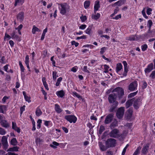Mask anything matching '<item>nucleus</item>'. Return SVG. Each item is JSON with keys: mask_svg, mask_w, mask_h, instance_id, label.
I'll use <instances>...</instances> for the list:
<instances>
[{"mask_svg": "<svg viewBox=\"0 0 155 155\" xmlns=\"http://www.w3.org/2000/svg\"><path fill=\"white\" fill-rule=\"evenodd\" d=\"M97 134L98 139L107 138V130L106 127L103 124L98 125L97 127Z\"/></svg>", "mask_w": 155, "mask_h": 155, "instance_id": "f257e3e1", "label": "nucleus"}, {"mask_svg": "<svg viewBox=\"0 0 155 155\" xmlns=\"http://www.w3.org/2000/svg\"><path fill=\"white\" fill-rule=\"evenodd\" d=\"M58 8L60 10V13L62 15H65L67 11H69L70 6L66 3L58 4Z\"/></svg>", "mask_w": 155, "mask_h": 155, "instance_id": "f03ea898", "label": "nucleus"}, {"mask_svg": "<svg viewBox=\"0 0 155 155\" xmlns=\"http://www.w3.org/2000/svg\"><path fill=\"white\" fill-rule=\"evenodd\" d=\"M100 141L98 142V145L101 151H105L107 150V138L104 139H98Z\"/></svg>", "mask_w": 155, "mask_h": 155, "instance_id": "7ed1b4c3", "label": "nucleus"}, {"mask_svg": "<svg viewBox=\"0 0 155 155\" xmlns=\"http://www.w3.org/2000/svg\"><path fill=\"white\" fill-rule=\"evenodd\" d=\"M64 118L70 123H75L77 120V117L74 115H66L65 116Z\"/></svg>", "mask_w": 155, "mask_h": 155, "instance_id": "20e7f679", "label": "nucleus"}, {"mask_svg": "<svg viewBox=\"0 0 155 155\" xmlns=\"http://www.w3.org/2000/svg\"><path fill=\"white\" fill-rule=\"evenodd\" d=\"M109 135L111 137L117 138L120 136L119 130L117 129H114L109 133Z\"/></svg>", "mask_w": 155, "mask_h": 155, "instance_id": "39448f33", "label": "nucleus"}, {"mask_svg": "<svg viewBox=\"0 0 155 155\" xmlns=\"http://www.w3.org/2000/svg\"><path fill=\"white\" fill-rule=\"evenodd\" d=\"M124 107H121L119 108L116 112V116L117 118L121 119L123 117L124 114Z\"/></svg>", "mask_w": 155, "mask_h": 155, "instance_id": "423d86ee", "label": "nucleus"}, {"mask_svg": "<svg viewBox=\"0 0 155 155\" xmlns=\"http://www.w3.org/2000/svg\"><path fill=\"white\" fill-rule=\"evenodd\" d=\"M133 102L134 103V107L136 109L139 108L142 104L141 100L140 98L133 99Z\"/></svg>", "mask_w": 155, "mask_h": 155, "instance_id": "0eeeda50", "label": "nucleus"}, {"mask_svg": "<svg viewBox=\"0 0 155 155\" xmlns=\"http://www.w3.org/2000/svg\"><path fill=\"white\" fill-rule=\"evenodd\" d=\"M113 91L117 93V96L119 99L122 98V96L124 95L123 89L119 87H118L114 89Z\"/></svg>", "mask_w": 155, "mask_h": 155, "instance_id": "6e6552de", "label": "nucleus"}, {"mask_svg": "<svg viewBox=\"0 0 155 155\" xmlns=\"http://www.w3.org/2000/svg\"><path fill=\"white\" fill-rule=\"evenodd\" d=\"M116 140L114 139L110 138L107 140V148L112 147L115 146Z\"/></svg>", "mask_w": 155, "mask_h": 155, "instance_id": "1a4fd4ad", "label": "nucleus"}, {"mask_svg": "<svg viewBox=\"0 0 155 155\" xmlns=\"http://www.w3.org/2000/svg\"><path fill=\"white\" fill-rule=\"evenodd\" d=\"M137 82L136 81H134L130 84L129 86V89L130 91H134L137 89Z\"/></svg>", "mask_w": 155, "mask_h": 155, "instance_id": "9d476101", "label": "nucleus"}, {"mask_svg": "<svg viewBox=\"0 0 155 155\" xmlns=\"http://www.w3.org/2000/svg\"><path fill=\"white\" fill-rule=\"evenodd\" d=\"M107 124V115H105L101 117L100 119V121L99 122L98 125L103 124L106 125Z\"/></svg>", "mask_w": 155, "mask_h": 155, "instance_id": "9b49d317", "label": "nucleus"}, {"mask_svg": "<svg viewBox=\"0 0 155 155\" xmlns=\"http://www.w3.org/2000/svg\"><path fill=\"white\" fill-rule=\"evenodd\" d=\"M117 95L114 93L110 94L108 97L109 101L110 103L115 102Z\"/></svg>", "mask_w": 155, "mask_h": 155, "instance_id": "f8f14e48", "label": "nucleus"}, {"mask_svg": "<svg viewBox=\"0 0 155 155\" xmlns=\"http://www.w3.org/2000/svg\"><path fill=\"white\" fill-rule=\"evenodd\" d=\"M25 16L24 13L21 12H20L17 15V19L18 20H19L21 21H23Z\"/></svg>", "mask_w": 155, "mask_h": 155, "instance_id": "ddd939ff", "label": "nucleus"}, {"mask_svg": "<svg viewBox=\"0 0 155 155\" xmlns=\"http://www.w3.org/2000/svg\"><path fill=\"white\" fill-rule=\"evenodd\" d=\"M93 27V25L89 26L87 28L85 31V33L90 36H91L92 33V28Z\"/></svg>", "mask_w": 155, "mask_h": 155, "instance_id": "4468645a", "label": "nucleus"}, {"mask_svg": "<svg viewBox=\"0 0 155 155\" xmlns=\"http://www.w3.org/2000/svg\"><path fill=\"white\" fill-rule=\"evenodd\" d=\"M153 69V64L152 63H151L147 66V67L145 68L144 71L145 73H148L150 72Z\"/></svg>", "mask_w": 155, "mask_h": 155, "instance_id": "2eb2a0df", "label": "nucleus"}, {"mask_svg": "<svg viewBox=\"0 0 155 155\" xmlns=\"http://www.w3.org/2000/svg\"><path fill=\"white\" fill-rule=\"evenodd\" d=\"M100 7L99 1L98 0L96 1L94 6V12L95 13H96V12L98 10Z\"/></svg>", "mask_w": 155, "mask_h": 155, "instance_id": "dca6fc26", "label": "nucleus"}, {"mask_svg": "<svg viewBox=\"0 0 155 155\" xmlns=\"http://www.w3.org/2000/svg\"><path fill=\"white\" fill-rule=\"evenodd\" d=\"M123 63L124 67V71L123 73V75L124 76H126L127 75V74L128 71V68L127 67V64L126 61H124L123 62Z\"/></svg>", "mask_w": 155, "mask_h": 155, "instance_id": "f3484780", "label": "nucleus"}, {"mask_svg": "<svg viewBox=\"0 0 155 155\" xmlns=\"http://www.w3.org/2000/svg\"><path fill=\"white\" fill-rule=\"evenodd\" d=\"M149 148V144H147L146 145H144L142 148L141 152L144 154H146L148 151Z\"/></svg>", "mask_w": 155, "mask_h": 155, "instance_id": "a211bd4d", "label": "nucleus"}, {"mask_svg": "<svg viewBox=\"0 0 155 155\" xmlns=\"http://www.w3.org/2000/svg\"><path fill=\"white\" fill-rule=\"evenodd\" d=\"M56 94L58 97L62 98L65 95V92L63 90L57 91Z\"/></svg>", "mask_w": 155, "mask_h": 155, "instance_id": "6ab92c4d", "label": "nucleus"}, {"mask_svg": "<svg viewBox=\"0 0 155 155\" xmlns=\"http://www.w3.org/2000/svg\"><path fill=\"white\" fill-rule=\"evenodd\" d=\"M35 113L36 115L38 117L42 115V112L40 106H39L36 108Z\"/></svg>", "mask_w": 155, "mask_h": 155, "instance_id": "aec40b11", "label": "nucleus"}, {"mask_svg": "<svg viewBox=\"0 0 155 155\" xmlns=\"http://www.w3.org/2000/svg\"><path fill=\"white\" fill-rule=\"evenodd\" d=\"M0 123L2 126L6 128L9 127V125L6 120H2L1 121Z\"/></svg>", "mask_w": 155, "mask_h": 155, "instance_id": "412c9836", "label": "nucleus"}, {"mask_svg": "<svg viewBox=\"0 0 155 155\" xmlns=\"http://www.w3.org/2000/svg\"><path fill=\"white\" fill-rule=\"evenodd\" d=\"M54 110L58 114L61 113L62 111V109L61 108L60 106L58 104H56L54 105Z\"/></svg>", "mask_w": 155, "mask_h": 155, "instance_id": "4be33fe9", "label": "nucleus"}, {"mask_svg": "<svg viewBox=\"0 0 155 155\" xmlns=\"http://www.w3.org/2000/svg\"><path fill=\"white\" fill-rule=\"evenodd\" d=\"M118 104V103L117 102H115L114 104L111 106L110 109L109 110V111L110 112H113L115 110V108H116Z\"/></svg>", "mask_w": 155, "mask_h": 155, "instance_id": "5701e85b", "label": "nucleus"}, {"mask_svg": "<svg viewBox=\"0 0 155 155\" xmlns=\"http://www.w3.org/2000/svg\"><path fill=\"white\" fill-rule=\"evenodd\" d=\"M22 93L24 95L25 101H27L28 103L31 102V97L30 96H28L26 95V93L25 91H23Z\"/></svg>", "mask_w": 155, "mask_h": 155, "instance_id": "b1692460", "label": "nucleus"}, {"mask_svg": "<svg viewBox=\"0 0 155 155\" xmlns=\"http://www.w3.org/2000/svg\"><path fill=\"white\" fill-rule=\"evenodd\" d=\"M126 0H120L115 3L114 5H116L120 6L124 4L126 2Z\"/></svg>", "mask_w": 155, "mask_h": 155, "instance_id": "393cba45", "label": "nucleus"}, {"mask_svg": "<svg viewBox=\"0 0 155 155\" xmlns=\"http://www.w3.org/2000/svg\"><path fill=\"white\" fill-rule=\"evenodd\" d=\"M40 30L35 25L33 26L32 30V32L33 34H35L36 32H40Z\"/></svg>", "mask_w": 155, "mask_h": 155, "instance_id": "a878e982", "label": "nucleus"}, {"mask_svg": "<svg viewBox=\"0 0 155 155\" xmlns=\"http://www.w3.org/2000/svg\"><path fill=\"white\" fill-rule=\"evenodd\" d=\"M19 147L17 146L13 147L11 148H10L8 149V151H12V152H17L18 151Z\"/></svg>", "mask_w": 155, "mask_h": 155, "instance_id": "bb28decb", "label": "nucleus"}, {"mask_svg": "<svg viewBox=\"0 0 155 155\" xmlns=\"http://www.w3.org/2000/svg\"><path fill=\"white\" fill-rule=\"evenodd\" d=\"M6 106L5 105H0V113L2 114H4V111H6Z\"/></svg>", "mask_w": 155, "mask_h": 155, "instance_id": "cd10ccee", "label": "nucleus"}, {"mask_svg": "<svg viewBox=\"0 0 155 155\" xmlns=\"http://www.w3.org/2000/svg\"><path fill=\"white\" fill-rule=\"evenodd\" d=\"M44 125L48 127H50L52 126V123L51 121H44Z\"/></svg>", "mask_w": 155, "mask_h": 155, "instance_id": "c85d7f7f", "label": "nucleus"}, {"mask_svg": "<svg viewBox=\"0 0 155 155\" xmlns=\"http://www.w3.org/2000/svg\"><path fill=\"white\" fill-rule=\"evenodd\" d=\"M24 2L25 0H15L14 6H16L18 4L22 5L24 3Z\"/></svg>", "mask_w": 155, "mask_h": 155, "instance_id": "c756f323", "label": "nucleus"}, {"mask_svg": "<svg viewBox=\"0 0 155 155\" xmlns=\"http://www.w3.org/2000/svg\"><path fill=\"white\" fill-rule=\"evenodd\" d=\"M133 102V99L129 100L126 103V108H127L130 107L132 104Z\"/></svg>", "mask_w": 155, "mask_h": 155, "instance_id": "7c9ffc66", "label": "nucleus"}, {"mask_svg": "<svg viewBox=\"0 0 155 155\" xmlns=\"http://www.w3.org/2000/svg\"><path fill=\"white\" fill-rule=\"evenodd\" d=\"M113 114H110L107 116V124L111 121L113 119Z\"/></svg>", "mask_w": 155, "mask_h": 155, "instance_id": "2f4dec72", "label": "nucleus"}, {"mask_svg": "<svg viewBox=\"0 0 155 155\" xmlns=\"http://www.w3.org/2000/svg\"><path fill=\"white\" fill-rule=\"evenodd\" d=\"M117 126V122L116 120H114L112 123L110 125V127L111 129H113L115 127Z\"/></svg>", "mask_w": 155, "mask_h": 155, "instance_id": "473e14b6", "label": "nucleus"}, {"mask_svg": "<svg viewBox=\"0 0 155 155\" xmlns=\"http://www.w3.org/2000/svg\"><path fill=\"white\" fill-rule=\"evenodd\" d=\"M122 68V66L121 63H118L117 65L116 66V72L118 73L119 71H120Z\"/></svg>", "mask_w": 155, "mask_h": 155, "instance_id": "72a5a7b5", "label": "nucleus"}, {"mask_svg": "<svg viewBox=\"0 0 155 155\" xmlns=\"http://www.w3.org/2000/svg\"><path fill=\"white\" fill-rule=\"evenodd\" d=\"M90 2L89 1H86L84 2V7L85 9H87L89 7Z\"/></svg>", "mask_w": 155, "mask_h": 155, "instance_id": "f704fd0d", "label": "nucleus"}, {"mask_svg": "<svg viewBox=\"0 0 155 155\" xmlns=\"http://www.w3.org/2000/svg\"><path fill=\"white\" fill-rule=\"evenodd\" d=\"M100 16V14L99 13H97L96 15H92V18L93 19L97 20Z\"/></svg>", "mask_w": 155, "mask_h": 155, "instance_id": "c9c22d12", "label": "nucleus"}, {"mask_svg": "<svg viewBox=\"0 0 155 155\" xmlns=\"http://www.w3.org/2000/svg\"><path fill=\"white\" fill-rule=\"evenodd\" d=\"M52 143L53 144H51L50 146L54 149H55L57 147L56 146L59 145V143L55 141L53 142Z\"/></svg>", "mask_w": 155, "mask_h": 155, "instance_id": "e433bc0d", "label": "nucleus"}, {"mask_svg": "<svg viewBox=\"0 0 155 155\" xmlns=\"http://www.w3.org/2000/svg\"><path fill=\"white\" fill-rule=\"evenodd\" d=\"M19 64L20 68L21 73L22 72H24L25 69L23 64H22L21 62V61H19Z\"/></svg>", "mask_w": 155, "mask_h": 155, "instance_id": "4c0bfd02", "label": "nucleus"}, {"mask_svg": "<svg viewBox=\"0 0 155 155\" xmlns=\"http://www.w3.org/2000/svg\"><path fill=\"white\" fill-rule=\"evenodd\" d=\"M17 143V141L16 138H13L11 141V144L14 146L16 145Z\"/></svg>", "mask_w": 155, "mask_h": 155, "instance_id": "58836bf2", "label": "nucleus"}, {"mask_svg": "<svg viewBox=\"0 0 155 155\" xmlns=\"http://www.w3.org/2000/svg\"><path fill=\"white\" fill-rule=\"evenodd\" d=\"M133 113V110L132 109L129 108L127 111V116L129 117H131Z\"/></svg>", "mask_w": 155, "mask_h": 155, "instance_id": "ea45409f", "label": "nucleus"}, {"mask_svg": "<svg viewBox=\"0 0 155 155\" xmlns=\"http://www.w3.org/2000/svg\"><path fill=\"white\" fill-rule=\"evenodd\" d=\"M72 95L73 96H75L78 99H80L82 98V97L75 91H73L72 92Z\"/></svg>", "mask_w": 155, "mask_h": 155, "instance_id": "a19ab883", "label": "nucleus"}, {"mask_svg": "<svg viewBox=\"0 0 155 155\" xmlns=\"http://www.w3.org/2000/svg\"><path fill=\"white\" fill-rule=\"evenodd\" d=\"M141 148V147H138L136 150L133 155H137L139 153Z\"/></svg>", "mask_w": 155, "mask_h": 155, "instance_id": "79ce46f5", "label": "nucleus"}, {"mask_svg": "<svg viewBox=\"0 0 155 155\" xmlns=\"http://www.w3.org/2000/svg\"><path fill=\"white\" fill-rule=\"evenodd\" d=\"M96 60H91V62H90L88 65L89 66L92 67L94 66H95L96 64H95V63L96 61Z\"/></svg>", "mask_w": 155, "mask_h": 155, "instance_id": "37998d69", "label": "nucleus"}, {"mask_svg": "<svg viewBox=\"0 0 155 155\" xmlns=\"http://www.w3.org/2000/svg\"><path fill=\"white\" fill-rule=\"evenodd\" d=\"M42 123V120L41 119H38L37 121V128L38 129H39L41 127V124Z\"/></svg>", "mask_w": 155, "mask_h": 155, "instance_id": "c03bdc74", "label": "nucleus"}, {"mask_svg": "<svg viewBox=\"0 0 155 155\" xmlns=\"http://www.w3.org/2000/svg\"><path fill=\"white\" fill-rule=\"evenodd\" d=\"M62 77H59L57 80V81L55 85L56 86H58L59 85L61 82L62 80Z\"/></svg>", "mask_w": 155, "mask_h": 155, "instance_id": "a18cd8bd", "label": "nucleus"}, {"mask_svg": "<svg viewBox=\"0 0 155 155\" xmlns=\"http://www.w3.org/2000/svg\"><path fill=\"white\" fill-rule=\"evenodd\" d=\"M2 143H7V138L5 136H3L2 137Z\"/></svg>", "mask_w": 155, "mask_h": 155, "instance_id": "49530a36", "label": "nucleus"}, {"mask_svg": "<svg viewBox=\"0 0 155 155\" xmlns=\"http://www.w3.org/2000/svg\"><path fill=\"white\" fill-rule=\"evenodd\" d=\"M6 131L4 129L0 127V134L4 135L6 134Z\"/></svg>", "mask_w": 155, "mask_h": 155, "instance_id": "de8ad7c7", "label": "nucleus"}, {"mask_svg": "<svg viewBox=\"0 0 155 155\" xmlns=\"http://www.w3.org/2000/svg\"><path fill=\"white\" fill-rule=\"evenodd\" d=\"M43 141L42 139H41L40 138H37L35 139V142L36 143L41 144V143Z\"/></svg>", "mask_w": 155, "mask_h": 155, "instance_id": "09e8293b", "label": "nucleus"}, {"mask_svg": "<svg viewBox=\"0 0 155 155\" xmlns=\"http://www.w3.org/2000/svg\"><path fill=\"white\" fill-rule=\"evenodd\" d=\"M78 69V67L77 66H75L72 68L71 69L72 71L75 73L77 72Z\"/></svg>", "mask_w": 155, "mask_h": 155, "instance_id": "8fccbe9b", "label": "nucleus"}, {"mask_svg": "<svg viewBox=\"0 0 155 155\" xmlns=\"http://www.w3.org/2000/svg\"><path fill=\"white\" fill-rule=\"evenodd\" d=\"M83 47L85 48H89L91 49H92L94 48V46L91 45L86 44L83 45Z\"/></svg>", "mask_w": 155, "mask_h": 155, "instance_id": "3c124183", "label": "nucleus"}, {"mask_svg": "<svg viewBox=\"0 0 155 155\" xmlns=\"http://www.w3.org/2000/svg\"><path fill=\"white\" fill-rule=\"evenodd\" d=\"M90 119L91 120H93L96 121L97 120V117L94 115V114H93L90 117Z\"/></svg>", "mask_w": 155, "mask_h": 155, "instance_id": "603ef678", "label": "nucleus"}, {"mask_svg": "<svg viewBox=\"0 0 155 155\" xmlns=\"http://www.w3.org/2000/svg\"><path fill=\"white\" fill-rule=\"evenodd\" d=\"M57 72L55 71H54L52 72V76H53V79L54 80H55L57 78Z\"/></svg>", "mask_w": 155, "mask_h": 155, "instance_id": "864d4df0", "label": "nucleus"}, {"mask_svg": "<svg viewBox=\"0 0 155 155\" xmlns=\"http://www.w3.org/2000/svg\"><path fill=\"white\" fill-rule=\"evenodd\" d=\"M25 106L24 105L23 106L21 107L20 108V113L21 114H22L23 112L25 110Z\"/></svg>", "mask_w": 155, "mask_h": 155, "instance_id": "5fc2aeb1", "label": "nucleus"}, {"mask_svg": "<svg viewBox=\"0 0 155 155\" xmlns=\"http://www.w3.org/2000/svg\"><path fill=\"white\" fill-rule=\"evenodd\" d=\"M54 56L51 57V60L52 62V64L53 65V66L54 67H55L56 66H55L56 62H55V60H54Z\"/></svg>", "mask_w": 155, "mask_h": 155, "instance_id": "6e6d98bb", "label": "nucleus"}, {"mask_svg": "<svg viewBox=\"0 0 155 155\" xmlns=\"http://www.w3.org/2000/svg\"><path fill=\"white\" fill-rule=\"evenodd\" d=\"M137 91L136 92H133V93H131L130 94L128 95V98H130V97H134V96L137 94Z\"/></svg>", "mask_w": 155, "mask_h": 155, "instance_id": "4d7b16f0", "label": "nucleus"}, {"mask_svg": "<svg viewBox=\"0 0 155 155\" xmlns=\"http://www.w3.org/2000/svg\"><path fill=\"white\" fill-rule=\"evenodd\" d=\"M3 148V149L6 150V149L8 148V143H2Z\"/></svg>", "mask_w": 155, "mask_h": 155, "instance_id": "13d9d810", "label": "nucleus"}, {"mask_svg": "<svg viewBox=\"0 0 155 155\" xmlns=\"http://www.w3.org/2000/svg\"><path fill=\"white\" fill-rule=\"evenodd\" d=\"M153 23L152 21L150 20H149L148 21L147 26H149V29H151V26L152 25Z\"/></svg>", "mask_w": 155, "mask_h": 155, "instance_id": "bf43d9fd", "label": "nucleus"}, {"mask_svg": "<svg viewBox=\"0 0 155 155\" xmlns=\"http://www.w3.org/2000/svg\"><path fill=\"white\" fill-rule=\"evenodd\" d=\"M42 81L43 82V84L44 86H45L48 84L47 83L46 81V78L45 77H42Z\"/></svg>", "mask_w": 155, "mask_h": 155, "instance_id": "052dcab7", "label": "nucleus"}, {"mask_svg": "<svg viewBox=\"0 0 155 155\" xmlns=\"http://www.w3.org/2000/svg\"><path fill=\"white\" fill-rule=\"evenodd\" d=\"M71 44L72 45H74L75 47H78L79 44L78 43L74 41H72L71 42Z\"/></svg>", "mask_w": 155, "mask_h": 155, "instance_id": "680f3d73", "label": "nucleus"}, {"mask_svg": "<svg viewBox=\"0 0 155 155\" xmlns=\"http://www.w3.org/2000/svg\"><path fill=\"white\" fill-rule=\"evenodd\" d=\"M81 20L82 22H84L87 19L86 16H82L80 17Z\"/></svg>", "mask_w": 155, "mask_h": 155, "instance_id": "e2e57ef3", "label": "nucleus"}, {"mask_svg": "<svg viewBox=\"0 0 155 155\" xmlns=\"http://www.w3.org/2000/svg\"><path fill=\"white\" fill-rule=\"evenodd\" d=\"M32 131H34L36 130V127H35V122L34 121L32 122Z\"/></svg>", "mask_w": 155, "mask_h": 155, "instance_id": "0e129e2a", "label": "nucleus"}, {"mask_svg": "<svg viewBox=\"0 0 155 155\" xmlns=\"http://www.w3.org/2000/svg\"><path fill=\"white\" fill-rule=\"evenodd\" d=\"M82 70L85 72L90 73L89 71L87 69V66H84Z\"/></svg>", "mask_w": 155, "mask_h": 155, "instance_id": "69168bd1", "label": "nucleus"}, {"mask_svg": "<svg viewBox=\"0 0 155 155\" xmlns=\"http://www.w3.org/2000/svg\"><path fill=\"white\" fill-rule=\"evenodd\" d=\"M119 10V8L118 7H117V8L114 10V13L111 15V16L113 17L115 15V14H117Z\"/></svg>", "mask_w": 155, "mask_h": 155, "instance_id": "338daca9", "label": "nucleus"}, {"mask_svg": "<svg viewBox=\"0 0 155 155\" xmlns=\"http://www.w3.org/2000/svg\"><path fill=\"white\" fill-rule=\"evenodd\" d=\"M150 77L153 79L155 78V71H152L151 74L150 75Z\"/></svg>", "mask_w": 155, "mask_h": 155, "instance_id": "774afa93", "label": "nucleus"}]
</instances>
